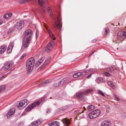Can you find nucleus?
<instances>
[{
	"label": "nucleus",
	"mask_w": 126,
	"mask_h": 126,
	"mask_svg": "<svg viewBox=\"0 0 126 126\" xmlns=\"http://www.w3.org/2000/svg\"><path fill=\"white\" fill-rule=\"evenodd\" d=\"M24 34L25 36L23 39V44L20 50L22 52L27 48L29 46L31 40L30 37L32 34V31L30 29H28L25 32Z\"/></svg>",
	"instance_id": "nucleus-1"
},
{
	"label": "nucleus",
	"mask_w": 126,
	"mask_h": 126,
	"mask_svg": "<svg viewBox=\"0 0 126 126\" xmlns=\"http://www.w3.org/2000/svg\"><path fill=\"white\" fill-rule=\"evenodd\" d=\"M35 60L33 58H30L26 63L27 69L30 72H32L35 63Z\"/></svg>",
	"instance_id": "nucleus-2"
},
{
	"label": "nucleus",
	"mask_w": 126,
	"mask_h": 126,
	"mask_svg": "<svg viewBox=\"0 0 126 126\" xmlns=\"http://www.w3.org/2000/svg\"><path fill=\"white\" fill-rule=\"evenodd\" d=\"M24 23L23 21H19L15 24L14 27L16 30H19L24 27Z\"/></svg>",
	"instance_id": "nucleus-3"
},
{
	"label": "nucleus",
	"mask_w": 126,
	"mask_h": 126,
	"mask_svg": "<svg viewBox=\"0 0 126 126\" xmlns=\"http://www.w3.org/2000/svg\"><path fill=\"white\" fill-rule=\"evenodd\" d=\"M42 101L41 100L37 101L33 103L30 106H29L26 109V110L27 111H29L32 109L34 108L36 106H38L40 104V102Z\"/></svg>",
	"instance_id": "nucleus-4"
},
{
	"label": "nucleus",
	"mask_w": 126,
	"mask_h": 126,
	"mask_svg": "<svg viewBox=\"0 0 126 126\" xmlns=\"http://www.w3.org/2000/svg\"><path fill=\"white\" fill-rule=\"evenodd\" d=\"M126 38V31L124 32L119 31L118 33L117 39L122 42Z\"/></svg>",
	"instance_id": "nucleus-5"
},
{
	"label": "nucleus",
	"mask_w": 126,
	"mask_h": 126,
	"mask_svg": "<svg viewBox=\"0 0 126 126\" xmlns=\"http://www.w3.org/2000/svg\"><path fill=\"white\" fill-rule=\"evenodd\" d=\"M29 104V102L26 99L22 100L19 103L17 107L19 110L22 109L26 107Z\"/></svg>",
	"instance_id": "nucleus-6"
},
{
	"label": "nucleus",
	"mask_w": 126,
	"mask_h": 126,
	"mask_svg": "<svg viewBox=\"0 0 126 126\" xmlns=\"http://www.w3.org/2000/svg\"><path fill=\"white\" fill-rule=\"evenodd\" d=\"M60 15H59L57 21H55L56 26H54L53 28H56V27H57L60 30H61L62 29V24L61 23V19L60 18Z\"/></svg>",
	"instance_id": "nucleus-7"
},
{
	"label": "nucleus",
	"mask_w": 126,
	"mask_h": 126,
	"mask_svg": "<svg viewBox=\"0 0 126 126\" xmlns=\"http://www.w3.org/2000/svg\"><path fill=\"white\" fill-rule=\"evenodd\" d=\"M54 45L53 41L49 42L46 48V51L47 52H50L52 49Z\"/></svg>",
	"instance_id": "nucleus-8"
},
{
	"label": "nucleus",
	"mask_w": 126,
	"mask_h": 126,
	"mask_svg": "<svg viewBox=\"0 0 126 126\" xmlns=\"http://www.w3.org/2000/svg\"><path fill=\"white\" fill-rule=\"evenodd\" d=\"M12 16V14L11 13H6L4 15L3 17V19L4 20V21H5V20L7 21L11 18Z\"/></svg>",
	"instance_id": "nucleus-9"
},
{
	"label": "nucleus",
	"mask_w": 126,
	"mask_h": 126,
	"mask_svg": "<svg viewBox=\"0 0 126 126\" xmlns=\"http://www.w3.org/2000/svg\"><path fill=\"white\" fill-rule=\"evenodd\" d=\"M85 95V94L84 93L79 92L77 93L76 96L80 100H82L84 98Z\"/></svg>",
	"instance_id": "nucleus-10"
},
{
	"label": "nucleus",
	"mask_w": 126,
	"mask_h": 126,
	"mask_svg": "<svg viewBox=\"0 0 126 126\" xmlns=\"http://www.w3.org/2000/svg\"><path fill=\"white\" fill-rule=\"evenodd\" d=\"M92 114L94 116L95 118L98 116L100 114L101 111L99 110H95L92 111Z\"/></svg>",
	"instance_id": "nucleus-11"
},
{
	"label": "nucleus",
	"mask_w": 126,
	"mask_h": 126,
	"mask_svg": "<svg viewBox=\"0 0 126 126\" xmlns=\"http://www.w3.org/2000/svg\"><path fill=\"white\" fill-rule=\"evenodd\" d=\"M38 2L39 5L42 7L41 8L43 12H44L45 11V7L43 6V4L45 2L44 0H38Z\"/></svg>",
	"instance_id": "nucleus-12"
},
{
	"label": "nucleus",
	"mask_w": 126,
	"mask_h": 126,
	"mask_svg": "<svg viewBox=\"0 0 126 126\" xmlns=\"http://www.w3.org/2000/svg\"><path fill=\"white\" fill-rule=\"evenodd\" d=\"M14 44V42L10 43L7 49V52L8 53H10L11 52L12 50Z\"/></svg>",
	"instance_id": "nucleus-13"
},
{
	"label": "nucleus",
	"mask_w": 126,
	"mask_h": 126,
	"mask_svg": "<svg viewBox=\"0 0 126 126\" xmlns=\"http://www.w3.org/2000/svg\"><path fill=\"white\" fill-rule=\"evenodd\" d=\"M111 122L110 121L106 120L103 121L101 124V126H110Z\"/></svg>",
	"instance_id": "nucleus-14"
},
{
	"label": "nucleus",
	"mask_w": 126,
	"mask_h": 126,
	"mask_svg": "<svg viewBox=\"0 0 126 126\" xmlns=\"http://www.w3.org/2000/svg\"><path fill=\"white\" fill-rule=\"evenodd\" d=\"M15 111V109L13 108L11 109L8 112L7 117V118H9L11 117V115H13Z\"/></svg>",
	"instance_id": "nucleus-15"
},
{
	"label": "nucleus",
	"mask_w": 126,
	"mask_h": 126,
	"mask_svg": "<svg viewBox=\"0 0 126 126\" xmlns=\"http://www.w3.org/2000/svg\"><path fill=\"white\" fill-rule=\"evenodd\" d=\"M41 122V121L39 119L38 120L32 123L29 126H37L40 124Z\"/></svg>",
	"instance_id": "nucleus-16"
},
{
	"label": "nucleus",
	"mask_w": 126,
	"mask_h": 126,
	"mask_svg": "<svg viewBox=\"0 0 126 126\" xmlns=\"http://www.w3.org/2000/svg\"><path fill=\"white\" fill-rule=\"evenodd\" d=\"M67 79L66 78H64L60 82H59L58 83L55 84L54 86L55 87H58L60 86L61 84L62 85L64 83V82Z\"/></svg>",
	"instance_id": "nucleus-17"
},
{
	"label": "nucleus",
	"mask_w": 126,
	"mask_h": 126,
	"mask_svg": "<svg viewBox=\"0 0 126 126\" xmlns=\"http://www.w3.org/2000/svg\"><path fill=\"white\" fill-rule=\"evenodd\" d=\"M48 125L49 126H59L60 124L57 121H53L49 123Z\"/></svg>",
	"instance_id": "nucleus-18"
},
{
	"label": "nucleus",
	"mask_w": 126,
	"mask_h": 126,
	"mask_svg": "<svg viewBox=\"0 0 126 126\" xmlns=\"http://www.w3.org/2000/svg\"><path fill=\"white\" fill-rule=\"evenodd\" d=\"M45 59V57H42L40 58L36 64V66H39L42 62Z\"/></svg>",
	"instance_id": "nucleus-19"
},
{
	"label": "nucleus",
	"mask_w": 126,
	"mask_h": 126,
	"mask_svg": "<svg viewBox=\"0 0 126 126\" xmlns=\"http://www.w3.org/2000/svg\"><path fill=\"white\" fill-rule=\"evenodd\" d=\"M12 64L11 62H9L6 63L4 66V70H5L9 68L12 65Z\"/></svg>",
	"instance_id": "nucleus-20"
},
{
	"label": "nucleus",
	"mask_w": 126,
	"mask_h": 126,
	"mask_svg": "<svg viewBox=\"0 0 126 126\" xmlns=\"http://www.w3.org/2000/svg\"><path fill=\"white\" fill-rule=\"evenodd\" d=\"M51 58L50 57H48L45 61L44 63L41 66V67L43 68L47 64L49 63L50 61Z\"/></svg>",
	"instance_id": "nucleus-21"
},
{
	"label": "nucleus",
	"mask_w": 126,
	"mask_h": 126,
	"mask_svg": "<svg viewBox=\"0 0 126 126\" xmlns=\"http://www.w3.org/2000/svg\"><path fill=\"white\" fill-rule=\"evenodd\" d=\"M62 121L63 124L65 125V126H67L69 125L70 122L67 118H65L63 119L62 120Z\"/></svg>",
	"instance_id": "nucleus-22"
},
{
	"label": "nucleus",
	"mask_w": 126,
	"mask_h": 126,
	"mask_svg": "<svg viewBox=\"0 0 126 126\" xmlns=\"http://www.w3.org/2000/svg\"><path fill=\"white\" fill-rule=\"evenodd\" d=\"M82 74V72H78L74 73L73 75V76L75 78H77L79 77Z\"/></svg>",
	"instance_id": "nucleus-23"
},
{
	"label": "nucleus",
	"mask_w": 126,
	"mask_h": 126,
	"mask_svg": "<svg viewBox=\"0 0 126 126\" xmlns=\"http://www.w3.org/2000/svg\"><path fill=\"white\" fill-rule=\"evenodd\" d=\"M6 48V47L5 46H1L0 48V54H3Z\"/></svg>",
	"instance_id": "nucleus-24"
},
{
	"label": "nucleus",
	"mask_w": 126,
	"mask_h": 126,
	"mask_svg": "<svg viewBox=\"0 0 126 126\" xmlns=\"http://www.w3.org/2000/svg\"><path fill=\"white\" fill-rule=\"evenodd\" d=\"M94 108V107L93 105L89 106L87 108V109L89 111H91Z\"/></svg>",
	"instance_id": "nucleus-25"
},
{
	"label": "nucleus",
	"mask_w": 126,
	"mask_h": 126,
	"mask_svg": "<svg viewBox=\"0 0 126 126\" xmlns=\"http://www.w3.org/2000/svg\"><path fill=\"white\" fill-rule=\"evenodd\" d=\"M49 80H47L45 81H44L43 82L41 83L39 85L40 86L43 85L45 84H46L49 83Z\"/></svg>",
	"instance_id": "nucleus-26"
},
{
	"label": "nucleus",
	"mask_w": 126,
	"mask_h": 126,
	"mask_svg": "<svg viewBox=\"0 0 126 126\" xmlns=\"http://www.w3.org/2000/svg\"><path fill=\"white\" fill-rule=\"evenodd\" d=\"M68 107L67 106H66L61 108V110L63 111H65L68 110Z\"/></svg>",
	"instance_id": "nucleus-27"
},
{
	"label": "nucleus",
	"mask_w": 126,
	"mask_h": 126,
	"mask_svg": "<svg viewBox=\"0 0 126 126\" xmlns=\"http://www.w3.org/2000/svg\"><path fill=\"white\" fill-rule=\"evenodd\" d=\"M108 83L110 87H112V88H114V84L112 82H108Z\"/></svg>",
	"instance_id": "nucleus-28"
},
{
	"label": "nucleus",
	"mask_w": 126,
	"mask_h": 126,
	"mask_svg": "<svg viewBox=\"0 0 126 126\" xmlns=\"http://www.w3.org/2000/svg\"><path fill=\"white\" fill-rule=\"evenodd\" d=\"M105 30L104 34L105 35H107L109 33V29L108 28H106L105 29Z\"/></svg>",
	"instance_id": "nucleus-29"
},
{
	"label": "nucleus",
	"mask_w": 126,
	"mask_h": 126,
	"mask_svg": "<svg viewBox=\"0 0 126 126\" xmlns=\"http://www.w3.org/2000/svg\"><path fill=\"white\" fill-rule=\"evenodd\" d=\"M5 88V85H2L0 86V92H2Z\"/></svg>",
	"instance_id": "nucleus-30"
},
{
	"label": "nucleus",
	"mask_w": 126,
	"mask_h": 126,
	"mask_svg": "<svg viewBox=\"0 0 126 126\" xmlns=\"http://www.w3.org/2000/svg\"><path fill=\"white\" fill-rule=\"evenodd\" d=\"M92 112L90 113L88 115L89 117L91 119H94L95 118V117H94V116L92 114Z\"/></svg>",
	"instance_id": "nucleus-31"
},
{
	"label": "nucleus",
	"mask_w": 126,
	"mask_h": 126,
	"mask_svg": "<svg viewBox=\"0 0 126 126\" xmlns=\"http://www.w3.org/2000/svg\"><path fill=\"white\" fill-rule=\"evenodd\" d=\"M97 82L100 83L103 80L102 78L100 77H98L97 79Z\"/></svg>",
	"instance_id": "nucleus-32"
},
{
	"label": "nucleus",
	"mask_w": 126,
	"mask_h": 126,
	"mask_svg": "<svg viewBox=\"0 0 126 126\" xmlns=\"http://www.w3.org/2000/svg\"><path fill=\"white\" fill-rule=\"evenodd\" d=\"M89 70H86L84 71L83 72H82V74L84 75H85L87 74L89 72Z\"/></svg>",
	"instance_id": "nucleus-33"
},
{
	"label": "nucleus",
	"mask_w": 126,
	"mask_h": 126,
	"mask_svg": "<svg viewBox=\"0 0 126 126\" xmlns=\"http://www.w3.org/2000/svg\"><path fill=\"white\" fill-rule=\"evenodd\" d=\"M98 93L100 94L101 95L103 96H104V94L103 93L101 90H98Z\"/></svg>",
	"instance_id": "nucleus-34"
},
{
	"label": "nucleus",
	"mask_w": 126,
	"mask_h": 126,
	"mask_svg": "<svg viewBox=\"0 0 126 126\" xmlns=\"http://www.w3.org/2000/svg\"><path fill=\"white\" fill-rule=\"evenodd\" d=\"M92 92L93 90H92L89 89L87 90L86 92V93L88 94L90 93H91Z\"/></svg>",
	"instance_id": "nucleus-35"
},
{
	"label": "nucleus",
	"mask_w": 126,
	"mask_h": 126,
	"mask_svg": "<svg viewBox=\"0 0 126 126\" xmlns=\"http://www.w3.org/2000/svg\"><path fill=\"white\" fill-rule=\"evenodd\" d=\"M45 28L47 29V31L49 33V35L50 34H52V32H51V31L46 26H45Z\"/></svg>",
	"instance_id": "nucleus-36"
},
{
	"label": "nucleus",
	"mask_w": 126,
	"mask_h": 126,
	"mask_svg": "<svg viewBox=\"0 0 126 126\" xmlns=\"http://www.w3.org/2000/svg\"><path fill=\"white\" fill-rule=\"evenodd\" d=\"M18 1L20 3H23L26 2V0H19Z\"/></svg>",
	"instance_id": "nucleus-37"
},
{
	"label": "nucleus",
	"mask_w": 126,
	"mask_h": 126,
	"mask_svg": "<svg viewBox=\"0 0 126 126\" xmlns=\"http://www.w3.org/2000/svg\"><path fill=\"white\" fill-rule=\"evenodd\" d=\"M114 99L115 100L117 101H118L120 100L119 98L116 95H115L114 96Z\"/></svg>",
	"instance_id": "nucleus-38"
},
{
	"label": "nucleus",
	"mask_w": 126,
	"mask_h": 126,
	"mask_svg": "<svg viewBox=\"0 0 126 126\" xmlns=\"http://www.w3.org/2000/svg\"><path fill=\"white\" fill-rule=\"evenodd\" d=\"M5 21H4V20L2 19H0V25L2 24L3 23H5Z\"/></svg>",
	"instance_id": "nucleus-39"
},
{
	"label": "nucleus",
	"mask_w": 126,
	"mask_h": 126,
	"mask_svg": "<svg viewBox=\"0 0 126 126\" xmlns=\"http://www.w3.org/2000/svg\"><path fill=\"white\" fill-rule=\"evenodd\" d=\"M50 36L52 39L53 40H54L55 39V37L54 36L53 34L52 33L50 34L49 35Z\"/></svg>",
	"instance_id": "nucleus-40"
},
{
	"label": "nucleus",
	"mask_w": 126,
	"mask_h": 126,
	"mask_svg": "<svg viewBox=\"0 0 126 126\" xmlns=\"http://www.w3.org/2000/svg\"><path fill=\"white\" fill-rule=\"evenodd\" d=\"M39 34V32L37 30L36 32V38H38V35Z\"/></svg>",
	"instance_id": "nucleus-41"
},
{
	"label": "nucleus",
	"mask_w": 126,
	"mask_h": 126,
	"mask_svg": "<svg viewBox=\"0 0 126 126\" xmlns=\"http://www.w3.org/2000/svg\"><path fill=\"white\" fill-rule=\"evenodd\" d=\"M111 69H112L113 71H114L116 70L115 67L114 65H112L111 67Z\"/></svg>",
	"instance_id": "nucleus-42"
},
{
	"label": "nucleus",
	"mask_w": 126,
	"mask_h": 126,
	"mask_svg": "<svg viewBox=\"0 0 126 126\" xmlns=\"http://www.w3.org/2000/svg\"><path fill=\"white\" fill-rule=\"evenodd\" d=\"M106 70L108 71H111V67H108L106 69Z\"/></svg>",
	"instance_id": "nucleus-43"
},
{
	"label": "nucleus",
	"mask_w": 126,
	"mask_h": 126,
	"mask_svg": "<svg viewBox=\"0 0 126 126\" xmlns=\"http://www.w3.org/2000/svg\"><path fill=\"white\" fill-rule=\"evenodd\" d=\"M104 75L107 76H110V74L108 72H105L104 73Z\"/></svg>",
	"instance_id": "nucleus-44"
},
{
	"label": "nucleus",
	"mask_w": 126,
	"mask_h": 126,
	"mask_svg": "<svg viewBox=\"0 0 126 126\" xmlns=\"http://www.w3.org/2000/svg\"><path fill=\"white\" fill-rule=\"evenodd\" d=\"M26 55V54L25 53L23 54V55L21 57L20 59H22Z\"/></svg>",
	"instance_id": "nucleus-45"
},
{
	"label": "nucleus",
	"mask_w": 126,
	"mask_h": 126,
	"mask_svg": "<svg viewBox=\"0 0 126 126\" xmlns=\"http://www.w3.org/2000/svg\"><path fill=\"white\" fill-rule=\"evenodd\" d=\"M6 75H4V76L1 77L0 78V80H2L3 78H6Z\"/></svg>",
	"instance_id": "nucleus-46"
},
{
	"label": "nucleus",
	"mask_w": 126,
	"mask_h": 126,
	"mask_svg": "<svg viewBox=\"0 0 126 126\" xmlns=\"http://www.w3.org/2000/svg\"><path fill=\"white\" fill-rule=\"evenodd\" d=\"M50 16H51L53 15V13L51 11H50Z\"/></svg>",
	"instance_id": "nucleus-47"
},
{
	"label": "nucleus",
	"mask_w": 126,
	"mask_h": 126,
	"mask_svg": "<svg viewBox=\"0 0 126 126\" xmlns=\"http://www.w3.org/2000/svg\"><path fill=\"white\" fill-rule=\"evenodd\" d=\"M92 75V74H91L89 76H88L87 77V78L88 79H89L91 77V76Z\"/></svg>",
	"instance_id": "nucleus-48"
},
{
	"label": "nucleus",
	"mask_w": 126,
	"mask_h": 126,
	"mask_svg": "<svg viewBox=\"0 0 126 126\" xmlns=\"http://www.w3.org/2000/svg\"><path fill=\"white\" fill-rule=\"evenodd\" d=\"M95 50H94L93 52L91 54H90L89 56V57H90V56L91 55H92V54H93L94 53V52H95Z\"/></svg>",
	"instance_id": "nucleus-49"
},
{
	"label": "nucleus",
	"mask_w": 126,
	"mask_h": 126,
	"mask_svg": "<svg viewBox=\"0 0 126 126\" xmlns=\"http://www.w3.org/2000/svg\"><path fill=\"white\" fill-rule=\"evenodd\" d=\"M78 111V110H76L74 112V114H75L76 113V112H77Z\"/></svg>",
	"instance_id": "nucleus-50"
},
{
	"label": "nucleus",
	"mask_w": 126,
	"mask_h": 126,
	"mask_svg": "<svg viewBox=\"0 0 126 126\" xmlns=\"http://www.w3.org/2000/svg\"><path fill=\"white\" fill-rule=\"evenodd\" d=\"M50 8L49 7H48V8H47V10H50Z\"/></svg>",
	"instance_id": "nucleus-51"
},
{
	"label": "nucleus",
	"mask_w": 126,
	"mask_h": 126,
	"mask_svg": "<svg viewBox=\"0 0 126 126\" xmlns=\"http://www.w3.org/2000/svg\"><path fill=\"white\" fill-rule=\"evenodd\" d=\"M31 0H26V2L29 1Z\"/></svg>",
	"instance_id": "nucleus-52"
},
{
	"label": "nucleus",
	"mask_w": 126,
	"mask_h": 126,
	"mask_svg": "<svg viewBox=\"0 0 126 126\" xmlns=\"http://www.w3.org/2000/svg\"><path fill=\"white\" fill-rule=\"evenodd\" d=\"M49 110H47V113H49Z\"/></svg>",
	"instance_id": "nucleus-53"
},
{
	"label": "nucleus",
	"mask_w": 126,
	"mask_h": 126,
	"mask_svg": "<svg viewBox=\"0 0 126 126\" xmlns=\"http://www.w3.org/2000/svg\"><path fill=\"white\" fill-rule=\"evenodd\" d=\"M89 70L90 71H91L92 70V69H90Z\"/></svg>",
	"instance_id": "nucleus-54"
},
{
	"label": "nucleus",
	"mask_w": 126,
	"mask_h": 126,
	"mask_svg": "<svg viewBox=\"0 0 126 126\" xmlns=\"http://www.w3.org/2000/svg\"><path fill=\"white\" fill-rule=\"evenodd\" d=\"M96 40L95 39H94V40H93V41H96Z\"/></svg>",
	"instance_id": "nucleus-55"
},
{
	"label": "nucleus",
	"mask_w": 126,
	"mask_h": 126,
	"mask_svg": "<svg viewBox=\"0 0 126 126\" xmlns=\"http://www.w3.org/2000/svg\"><path fill=\"white\" fill-rule=\"evenodd\" d=\"M83 108L84 109V110H85V109H86L85 108V107H83Z\"/></svg>",
	"instance_id": "nucleus-56"
},
{
	"label": "nucleus",
	"mask_w": 126,
	"mask_h": 126,
	"mask_svg": "<svg viewBox=\"0 0 126 126\" xmlns=\"http://www.w3.org/2000/svg\"><path fill=\"white\" fill-rule=\"evenodd\" d=\"M83 112V111H82L81 112V113H82Z\"/></svg>",
	"instance_id": "nucleus-57"
},
{
	"label": "nucleus",
	"mask_w": 126,
	"mask_h": 126,
	"mask_svg": "<svg viewBox=\"0 0 126 126\" xmlns=\"http://www.w3.org/2000/svg\"><path fill=\"white\" fill-rule=\"evenodd\" d=\"M80 114V113H79L78 114Z\"/></svg>",
	"instance_id": "nucleus-58"
}]
</instances>
